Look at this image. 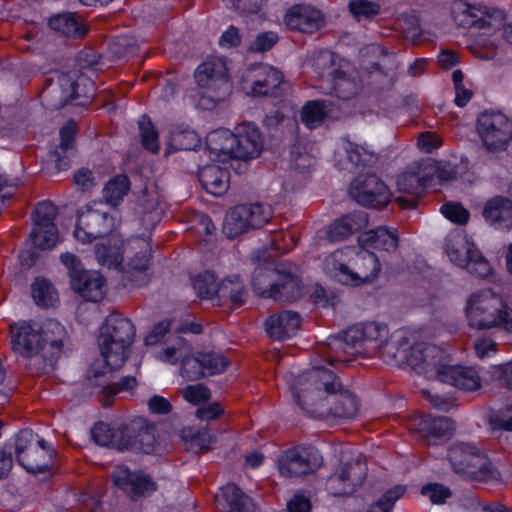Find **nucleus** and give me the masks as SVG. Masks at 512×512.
I'll return each instance as SVG.
<instances>
[{
  "instance_id": "obj_55",
  "label": "nucleus",
  "mask_w": 512,
  "mask_h": 512,
  "mask_svg": "<svg viewBox=\"0 0 512 512\" xmlns=\"http://www.w3.org/2000/svg\"><path fill=\"white\" fill-rule=\"evenodd\" d=\"M313 67L320 77L336 75L335 54L330 50H322L313 58Z\"/></svg>"
},
{
  "instance_id": "obj_52",
  "label": "nucleus",
  "mask_w": 512,
  "mask_h": 512,
  "mask_svg": "<svg viewBox=\"0 0 512 512\" xmlns=\"http://www.w3.org/2000/svg\"><path fill=\"white\" fill-rule=\"evenodd\" d=\"M141 143L145 149L152 153L159 150L158 131L147 115H142L138 120Z\"/></svg>"
},
{
  "instance_id": "obj_62",
  "label": "nucleus",
  "mask_w": 512,
  "mask_h": 512,
  "mask_svg": "<svg viewBox=\"0 0 512 512\" xmlns=\"http://www.w3.org/2000/svg\"><path fill=\"white\" fill-rule=\"evenodd\" d=\"M116 428H111L108 424L99 422L91 429V437L95 443L101 446L114 448V432Z\"/></svg>"
},
{
  "instance_id": "obj_25",
  "label": "nucleus",
  "mask_w": 512,
  "mask_h": 512,
  "mask_svg": "<svg viewBox=\"0 0 512 512\" xmlns=\"http://www.w3.org/2000/svg\"><path fill=\"white\" fill-rule=\"evenodd\" d=\"M234 159L248 161L257 158L263 148L262 135L255 125L243 123L234 132Z\"/></svg>"
},
{
  "instance_id": "obj_49",
  "label": "nucleus",
  "mask_w": 512,
  "mask_h": 512,
  "mask_svg": "<svg viewBox=\"0 0 512 512\" xmlns=\"http://www.w3.org/2000/svg\"><path fill=\"white\" fill-rule=\"evenodd\" d=\"M129 190V178L126 175H117L105 185L103 197L108 204L117 206Z\"/></svg>"
},
{
  "instance_id": "obj_22",
  "label": "nucleus",
  "mask_w": 512,
  "mask_h": 512,
  "mask_svg": "<svg viewBox=\"0 0 512 512\" xmlns=\"http://www.w3.org/2000/svg\"><path fill=\"white\" fill-rule=\"evenodd\" d=\"M298 267L292 263H279L278 277L270 298L279 303H291L303 295V283L298 274Z\"/></svg>"
},
{
  "instance_id": "obj_58",
  "label": "nucleus",
  "mask_w": 512,
  "mask_h": 512,
  "mask_svg": "<svg viewBox=\"0 0 512 512\" xmlns=\"http://www.w3.org/2000/svg\"><path fill=\"white\" fill-rule=\"evenodd\" d=\"M181 376L187 381H196L205 376L199 353L196 356H188L182 360Z\"/></svg>"
},
{
  "instance_id": "obj_63",
  "label": "nucleus",
  "mask_w": 512,
  "mask_h": 512,
  "mask_svg": "<svg viewBox=\"0 0 512 512\" xmlns=\"http://www.w3.org/2000/svg\"><path fill=\"white\" fill-rule=\"evenodd\" d=\"M183 397L187 402L199 405L210 400L211 393L203 384L188 385L183 390Z\"/></svg>"
},
{
  "instance_id": "obj_28",
  "label": "nucleus",
  "mask_w": 512,
  "mask_h": 512,
  "mask_svg": "<svg viewBox=\"0 0 512 512\" xmlns=\"http://www.w3.org/2000/svg\"><path fill=\"white\" fill-rule=\"evenodd\" d=\"M284 23L289 29L313 33L323 26L324 19L318 9L306 4H296L286 12Z\"/></svg>"
},
{
  "instance_id": "obj_15",
  "label": "nucleus",
  "mask_w": 512,
  "mask_h": 512,
  "mask_svg": "<svg viewBox=\"0 0 512 512\" xmlns=\"http://www.w3.org/2000/svg\"><path fill=\"white\" fill-rule=\"evenodd\" d=\"M34 228L30 239L36 248L50 249L58 240V229L54 223L58 215L57 207L50 201L37 203L34 210Z\"/></svg>"
},
{
  "instance_id": "obj_43",
  "label": "nucleus",
  "mask_w": 512,
  "mask_h": 512,
  "mask_svg": "<svg viewBox=\"0 0 512 512\" xmlns=\"http://www.w3.org/2000/svg\"><path fill=\"white\" fill-rule=\"evenodd\" d=\"M246 290L238 276L227 278L218 283L215 298L219 304L231 302L235 306H241L244 303Z\"/></svg>"
},
{
  "instance_id": "obj_1",
  "label": "nucleus",
  "mask_w": 512,
  "mask_h": 512,
  "mask_svg": "<svg viewBox=\"0 0 512 512\" xmlns=\"http://www.w3.org/2000/svg\"><path fill=\"white\" fill-rule=\"evenodd\" d=\"M381 269L377 256L366 249L344 247L329 254L323 262L324 272L341 284L359 286L373 281Z\"/></svg>"
},
{
  "instance_id": "obj_47",
  "label": "nucleus",
  "mask_w": 512,
  "mask_h": 512,
  "mask_svg": "<svg viewBox=\"0 0 512 512\" xmlns=\"http://www.w3.org/2000/svg\"><path fill=\"white\" fill-rule=\"evenodd\" d=\"M279 264L258 267L252 276V285L262 297L270 298V290L274 288L279 275Z\"/></svg>"
},
{
  "instance_id": "obj_21",
  "label": "nucleus",
  "mask_w": 512,
  "mask_h": 512,
  "mask_svg": "<svg viewBox=\"0 0 512 512\" xmlns=\"http://www.w3.org/2000/svg\"><path fill=\"white\" fill-rule=\"evenodd\" d=\"M432 177L422 173L421 165L413 163L398 177L397 186L401 193L408 194L410 197L399 196L397 202L403 208H414L422 192L431 183Z\"/></svg>"
},
{
  "instance_id": "obj_24",
  "label": "nucleus",
  "mask_w": 512,
  "mask_h": 512,
  "mask_svg": "<svg viewBox=\"0 0 512 512\" xmlns=\"http://www.w3.org/2000/svg\"><path fill=\"white\" fill-rule=\"evenodd\" d=\"M112 219L107 212L87 208L78 215L74 236L83 243H90L112 230Z\"/></svg>"
},
{
  "instance_id": "obj_19",
  "label": "nucleus",
  "mask_w": 512,
  "mask_h": 512,
  "mask_svg": "<svg viewBox=\"0 0 512 512\" xmlns=\"http://www.w3.org/2000/svg\"><path fill=\"white\" fill-rule=\"evenodd\" d=\"M387 339V327L376 322L357 324L348 328V340L356 342V348L361 355H376Z\"/></svg>"
},
{
  "instance_id": "obj_33",
  "label": "nucleus",
  "mask_w": 512,
  "mask_h": 512,
  "mask_svg": "<svg viewBox=\"0 0 512 512\" xmlns=\"http://www.w3.org/2000/svg\"><path fill=\"white\" fill-rule=\"evenodd\" d=\"M439 380L459 389L473 391L480 387V377L471 367L448 365L439 370Z\"/></svg>"
},
{
  "instance_id": "obj_29",
  "label": "nucleus",
  "mask_w": 512,
  "mask_h": 512,
  "mask_svg": "<svg viewBox=\"0 0 512 512\" xmlns=\"http://www.w3.org/2000/svg\"><path fill=\"white\" fill-rule=\"evenodd\" d=\"M301 316L298 312L282 310L270 315L264 325L267 335L276 341H284L296 334L301 325Z\"/></svg>"
},
{
  "instance_id": "obj_3",
  "label": "nucleus",
  "mask_w": 512,
  "mask_h": 512,
  "mask_svg": "<svg viewBox=\"0 0 512 512\" xmlns=\"http://www.w3.org/2000/svg\"><path fill=\"white\" fill-rule=\"evenodd\" d=\"M136 334L130 319L119 313L110 314L101 326L98 346L104 363L112 369L121 368L129 355Z\"/></svg>"
},
{
  "instance_id": "obj_46",
  "label": "nucleus",
  "mask_w": 512,
  "mask_h": 512,
  "mask_svg": "<svg viewBox=\"0 0 512 512\" xmlns=\"http://www.w3.org/2000/svg\"><path fill=\"white\" fill-rule=\"evenodd\" d=\"M423 353L424 355L422 366L420 367V373H424L426 375L435 373L437 379H439V370H441L442 367H448L449 365L447 364V353L440 347L429 343H426Z\"/></svg>"
},
{
  "instance_id": "obj_14",
  "label": "nucleus",
  "mask_w": 512,
  "mask_h": 512,
  "mask_svg": "<svg viewBox=\"0 0 512 512\" xmlns=\"http://www.w3.org/2000/svg\"><path fill=\"white\" fill-rule=\"evenodd\" d=\"M349 195L358 204L366 207H384L391 201V192L386 183L375 173L360 174L349 186Z\"/></svg>"
},
{
  "instance_id": "obj_61",
  "label": "nucleus",
  "mask_w": 512,
  "mask_h": 512,
  "mask_svg": "<svg viewBox=\"0 0 512 512\" xmlns=\"http://www.w3.org/2000/svg\"><path fill=\"white\" fill-rule=\"evenodd\" d=\"M441 212L447 219L458 225L467 224L470 217L469 211L460 203H445L441 207Z\"/></svg>"
},
{
  "instance_id": "obj_41",
  "label": "nucleus",
  "mask_w": 512,
  "mask_h": 512,
  "mask_svg": "<svg viewBox=\"0 0 512 512\" xmlns=\"http://www.w3.org/2000/svg\"><path fill=\"white\" fill-rule=\"evenodd\" d=\"M409 350V339L407 337L388 338L381 346L377 354L388 364L403 365L407 360Z\"/></svg>"
},
{
  "instance_id": "obj_30",
  "label": "nucleus",
  "mask_w": 512,
  "mask_h": 512,
  "mask_svg": "<svg viewBox=\"0 0 512 512\" xmlns=\"http://www.w3.org/2000/svg\"><path fill=\"white\" fill-rule=\"evenodd\" d=\"M482 216L495 229H510L512 227V200L503 195L493 196L484 203Z\"/></svg>"
},
{
  "instance_id": "obj_56",
  "label": "nucleus",
  "mask_w": 512,
  "mask_h": 512,
  "mask_svg": "<svg viewBox=\"0 0 512 512\" xmlns=\"http://www.w3.org/2000/svg\"><path fill=\"white\" fill-rule=\"evenodd\" d=\"M349 10L358 21L371 20L380 13V5L368 0H352Z\"/></svg>"
},
{
  "instance_id": "obj_17",
  "label": "nucleus",
  "mask_w": 512,
  "mask_h": 512,
  "mask_svg": "<svg viewBox=\"0 0 512 512\" xmlns=\"http://www.w3.org/2000/svg\"><path fill=\"white\" fill-rule=\"evenodd\" d=\"M13 350L20 353L30 360L28 366L36 368L43 365V343L40 328H36L30 322L21 324L15 332V327H11Z\"/></svg>"
},
{
  "instance_id": "obj_39",
  "label": "nucleus",
  "mask_w": 512,
  "mask_h": 512,
  "mask_svg": "<svg viewBox=\"0 0 512 512\" xmlns=\"http://www.w3.org/2000/svg\"><path fill=\"white\" fill-rule=\"evenodd\" d=\"M149 266L150 252L145 250L136 253L127 263L126 279L137 287L146 285L150 281Z\"/></svg>"
},
{
  "instance_id": "obj_11",
  "label": "nucleus",
  "mask_w": 512,
  "mask_h": 512,
  "mask_svg": "<svg viewBox=\"0 0 512 512\" xmlns=\"http://www.w3.org/2000/svg\"><path fill=\"white\" fill-rule=\"evenodd\" d=\"M60 258L68 270L73 291L87 301L98 302L103 299L105 279L98 272L85 270L79 258L72 253H64Z\"/></svg>"
},
{
  "instance_id": "obj_44",
  "label": "nucleus",
  "mask_w": 512,
  "mask_h": 512,
  "mask_svg": "<svg viewBox=\"0 0 512 512\" xmlns=\"http://www.w3.org/2000/svg\"><path fill=\"white\" fill-rule=\"evenodd\" d=\"M221 491L229 507L228 512H259L253 500L235 484H227Z\"/></svg>"
},
{
  "instance_id": "obj_48",
  "label": "nucleus",
  "mask_w": 512,
  "mask_h": 512,
  "mask_svg": "<svg viewBox=\"0 0 512 512\" xmlns=\"http://www.w3.org/2000/svg\"><path fill=\"white\" fill-rule=\"evenodd\" d=\"M115 369H112L110 366H108L105 363V369H99L96 367L95 364L91 366V368L88 371L86 381L87 385L90 387H102L101 391V399L103 406L107 407L112 404V400L108 398V392L106 391V388L110 385H112V378H113V371Z\"/></svg>"
},
{
  "instance_id": "obj_23",
  "label": "nucleus",
  "mask_w": 512,
  "mask_h": 512,
  "mask_svg": "<svg viewBox=\"0 0 512 512\" xmlns=\"http://www.w3.org/2000/svg\"><path fill=\"white\" fill-rule=\"evenodd\" d=\"M40 330L43 343V365L37 367V371L50 373L54 370L62 354L66 330L64 326L54 320L47 321Z\"/></svg>"
},
{
  "instance_id": "obj_37",
  "label": "nucleus",
  "mask_w": 512,
  "mask_h": 512,
  "mask_svg": "<svg viewBox=\"0 0 512 512\" xmlns=\"http://www.w3.org/2000/svg\"><path fill=\"white\" fill-rule=\"evenodd\" d=\"M358 241L362 246L387 252L395 251L398 247V235L396 232L384 227L363 232L359 235Z\"/></svg>"
},
{
  "instance_id": "obj_26",
  "label": "nucleus",
  "mask_w": 512,
  "mask_h": 512,
  "mask_svg": "<svg viewBox=\"0 0 512 512\" xmlns=\"http://www.w3.org/2000/svg\"><path fill=\"white\" fill-rule=\"evenodd\" d=\"M379 155L373 149L361 146L349 140L344 147L335 152V161L341 169L365 168L374 166Z\"/></svg>"
},
{
  "instance_id": "obj_36",
  "label": "nucleus",
  "mask_w": 512,
  "mask_h": 512,
  "mask_svg": "<svg viewBox=\"0 0 512 512\" xmlns=\"http://www.w3.org/2000/svg\"><path fill=\"white\" fill-rule=\"evenodd\" d=\"M76 130L72 124L63 126L60 129V143L51 151L57 171H65L70 167V155L75 149Z\"/></svg>"
},
{
  "instance_id": "obj_32",
  "label": "nucleus",
  "mask_w": 512,
  "mask_h": 512,
  "mask_svg": "<svg viewBox=\"0 0 512 512\" xmlns=\"http://www.w3.org/2000/svg\"><path fill=\"white\" fill-rule=\"evenodd\" d=\"M368 225L365 211H353L336 220L330 225L327 237L331 242H339L360 231Z\"/></svg>"
},
{
  "instance_id": "obj_38",
  "label": "nucleus",
  "mask_w": 512,
  "mask_h": 512,
  "mask_svg": "<svg viewBox=\"0 0 512 512\" xmlns=\"http://www.w3.org/2000/svg\"><path fill=\"white\" fill-rule=\"evenodd\" d=\"M207 149L223 160L234 158V132L228 129H217L206 137Z\"/></svg>"
},
{
  "instance_id": "obj_34",
  "label": "nucleus",
  "mask_w": 512,
  "mask_h": 512,
  "mask_svg": "<svg viewBox=\"0 0 512 512\" xmlns=\"http://www.w3.org/2000/svg\"><path fill=\"white\" fill-rule=\"evenodd\" d=\"M324 349L325 351L321 353L326 355V360L330 365H333L335 362L349 361V357L359 354L356 342L348 340V329L343 334L329 337Z\"/></svg>"
},
{
  "instance_id": "obj_20",
  "label": "nucleus",
  "mask_w": 512,
  "mask_h": 512,
  "mask_svg": "<svg viewBox=\"0 0 512 512\" xmlns=\"http://www.w3.org/2000/svg\"><path fill=\"white\" fill-rule=\"evenodd\" d=\"M318 466L316 455L303 446L289 448L278 459L279 472L287 478L308 475Z\"/></svg>"
},
{
  "instance_id": "obj_7",
  "label": "nucleus",
  "mask_w": 512,
  "mask_h": 512,
  "mask_svg": "<svg viewBox=\"0 0 512 512\" xmlns=\"http://www.w3.org/2000/svg\"><path fill=\"white\" fill-rule=\"evenodd\" d=\"M444 250L451 262L476 278L485 279L493 273L491 264L478 247L460 233H451L446 237Z\"/></svg>"
},
{
  "instance_id": "obj_12",
  "label": "nucleus",
  "mask_w": 512,
  "mask_h": 512,
  "mask_svg": "<svg viewBox=\"0 0 512 512\" xmlns=\"http://www.w3.org/2000/svg\"><path fill=\"white\" fill-rule=\"evenodd\" d=\"M272 217L269 206L260 203L241 204L231 209L225 216L224 234L233 239L249 229H259Z\"/></svg>"
},
{
  "instance_id": "obj_54",
  "label": "nucleus",
  "mask_w": 512,
  "mask_h": 512,
  "mask_svg": "<svg viewBox=\"0 0 512 512\" xmlns=\"http://www.w3.org/2000/svg\"><path fill=\"white\" fill-rule=\"evenodd\" d=\"M53 286L45 279H36L32 284V297L41 307H49L56 300Z\"/></svg>"
},
{
  "instance_id": "obj_40",
  "label": "nucleus",
  "mask_w": 512,
  "mask_h": 512,
  "mask_svg": "<svg viewBox=\"0 0 512 512\" xmlns=\"http://www.w3.org/2000/svg\"><path fill=\"white\" fill-rule=\"evenodd\" d=\"M332 111L333 104L329 100H310L302 107L300 117L309 129H314L321 125Z\"/></svg>"
},
{
  "instance_id": "obj_18",
  "label": "nucleus",
  "mask_w": 512,
  "mask_h": 512,
  "mask_svg": "<svg viewBox=\"0 0 512 512\" xmlns=\"http://www.w3.org/2000/svg\"><path fill=\"white\" fill-rule=\"evenodd\" d=\"M410 431L419 434L426 445H438L449 440L455 431L454 421L445 416L422 415L410 424Z\"/></svg>"
},
{
  "instance_id": "obj_59",
  "label": "nucleus",
  "mask_w": 512,
  "mask_h": 512,
  "mask_svg": "<svg viewBox=\"0 0 512 512\" xmlns=\"http://www.w3.org/2000/svg\"><path fill=\"white\" fill-rule=\"evenodd\" d=\"M181 438L189 443L187 449H192L198 452L208 447L211 442V436L207 432L195 431L193 428H185L181 431Z\"/></svg>"
},
{
  "instance_id": "obj_8",
  "label": "nucleus",
  "mask_w": 512,
  "mask_h": 512,
  "mask_svg": "<svg viewBox=\"0 0 512 512\" xmlns=\"http://www.w3.org/2000/svg\"><path fill=\"white\" fill-rule=\"evenodd\" d=\"M367 471L361 455L343 456L335 472L326 479L325 490L335 497L350 496L364 484Z\"/></svg>"
},
{
  "instance_id": "obj_50",
  "label": "nucleus",
  "mask_w": 512,
  "mask_h": 512,
  "mask_svg": "<svg viewBox=\"0 0 512 512\" xmlns=\"http://www.w3.org/2000/svg\"><path fill=\"white\" fill-rule=\"evenodd\" d=\"M332 82V89L335 95L343 100L351 99L360 90L359 82L341 71H338L336 75L332 77Z\"/></svg>"
},
{
  "instance_id": "obj_10",
  "label": "nucleus",
  "mask_w": 512,
  "mask_h": 512,
  "mask_svg": "<svg viewBox=\"0 0 512 512\" xmlns=\"http://www.w3.org/2000/svg\"><path fill=\"white\" fill-rule=\"evenodd\" d=\"M198 86L206 90V95L214 102L223 101L232 92L225 58L210 57L198 66L194 73Z\"/></svg>"
},
{
  "instance_id": "obj_16",
  "label": "nucleus",
  "mask_w": 512,
  "mask_h": 512,
  "mask_svg": "<svg viewBox=\"0 0 512 512\" xmlns=\"http://www.w3.org/2000/svg\"><path fill=\"white\" fill-rule=\"evenodd\" d=\"M155 434L141 422L133 421L116 428L114 432V449L118 451H138L145 454L154 452Z\"/></svg>"
},
{
  "instance_id": "obj_45",
  "label": "nucleus",
  "mask_w": 512,
  "mask_h": 512,
  "mask_svg": "<svg viewBox=\"0 0 512 512\" xmlns=\"http://www.w3.org/2000/svg\"><path fill=\"white\" fill-rule=\"evenodd\" d=\"M115 482L129 491L133 498L148 495L157 488L155 482L147 475L127 473L124 477H118Z\"/></svg>"
},
{
  "instance_id": "obj_2",
  "label": "nucleus",
  "mask_w": 512,
  "mask_h": 512,
  "mask_svg": "<svg viewBox=\"0 0 512 512\" xmlns=\"http://www.w3.org/2000/svg\"><path fill=\"white\" fill-rule=\"evenodd\" d=\"M466 317L469 326L477 330L501 328L512 332V308L491 290L470 295L466 303Z\"/></svg>"
},
{
  "instance_id": "obj_57",
  "label": "nucleus",
  "mask_w": 512,
  "mask_h": 512,
  "mask_svg": "<svg viewBox=\"0 0 512 512\" xmlns=\"http://www.w3.org/2000/svg\"><path fill=\"white\" fill-rule=\"evenodd\" d=\"M199 359L202 360L204 371L208 374H220L229 366V361L223 355L216 352L199 353Z\"/></svg>"
},
{
  "instance_id": "obj_9",
  "label": "nucleus",
  "mask_w": 512,
  "mask_h": 512,
  "mask_svg": "<svg viewBox=\"0 0 512 512\" xmlns=\"http://www.w3.org/2000/svg\"><path fill=\"white\" fill-rule=\"evenodd\" d=\"M476 132L487 151H504L512 140V121L500 111H484L477 117Z\"/></svg>"
},
{
  "instance_id": "obj_60",
  "label": "nucleus",
  "mask_w": 512,
  "mask_h": 512,
  "mask_svg": "<svg viewBox=\"0 0 512 512\" xmlns=\"http://www.w3.org/2000/svg\"><path fill=\"white\" fill-rule=\"evenodd\" d=\"M279 37L276 32L265 31L256 35L255 39L248 46V51L264 53L272 49L278 42Z\"/></svg>"
},
{
  "instance_id": "obj_64",
  "label": "nucleus",
  "mask_w": 512,
  "mask_h": 512,
  "mask_svg": "<svg viewBox=\"0 0 512 512\" xmlns=\"http://www.w3.org/2000/svg\"><path fill=\"white\" fill-rule=\"evenodd\" d=\"M491 377L499 386L512 390V360L494 366L491 371Z\"/></svg>"
},
{
  "instance_id": "obj_51",
  "label": "nucleus",
  "mask_w": 512,
  "mask_h": 512,
  "mask_svg": "<svg viewBox=\"0 0 512 512\" xmlns=\"http://www.w3.org/2000/svg\"><path fill=\"white\" fill-rule=\"evenodd\" d=\"M200 145L197 133L189 129H175L171 132L168 147L174 151L194 150Z\"/></svg>"
},
{
  "instance_id": "obj_53",
  "label": "nucleus",
  "mask_w": 512,
  "mask_h": 512,
  "mask_svg": "<svg viewBox=\"0 0 512 512\" xmlns=\"http://www.w3.org/2000/svg\"><path fill=\"white\" fill-rule=\"evenodd\" d=\"M217 278L213 272L205 271L193 279V287L201 298L214 299L218 288Z\"/></svg>"
},
{
  "instance_id": "obj_27",
  "label": "nucleus",
  "mask_w": 512,
  "mask_h": 512,
  "mask_svg": "<svg viewBox=\"0 0 512 512\" xmlns=\"http://www.w3.org/2000/svg\"><path fill=\"white\" fill-rule=\"evenodd\" d=\"M359 411V403L356 395L347 388H342L337 393L335 400L319 403L317 410L310 416L326 418L329 416L338 418H353Z\"/></svg>"
},
{
  "instance_id": "obj_35",
  "label": "nucleus",
  "mask_w": 512,
  "mask_h": 512,
  "mask_svg": "<svg viewBox=\"0 0 512 512\" xmlns=\"http://www.w3.org/2000/svg\"><path fill=\"white\" fill-rule=\"evenodd\" d=\"M229 172L218 165H207L198 173L202 187L215 196L223 195L229 186Z\"/></svg>"
},
{
  "instance_id": "obj_4",
  "label": "nucleus",
  "mask_w": 512,
  "mask_h": 512,
  "mask_svg": "<svg viewBox=\"0 0 512 512\" xmlns=\"http://www.w3.org/2000/svg\"><path fill=\"white\" fill-rule=\"evenodd\" d=\"M294 397L299 406L309 415L317 410L319 403L335 400L337 393L344 388L339 377L331 370L315 366L297 380Z\"/></svg>"
},
{
  "instance_id": "obj_31",
  "label": "nucleus",
  "mask_w": 512,
  "mask_h": 512,
  "mask_svg": "<svg viewBox=\"0 0 512 512\" xmlns=\"http://www.w3.org/2000/svg\"><path fill=\"white\" fill-rule=\"evenodd\" d=\"M36 441V434L31 429L21 430L15 440V453L17 462L32 474L45 473L50 469L49 463H40L26 452L32 449Z\"/></svg>"
},
{
  "instance_id": "obj_42",
  "label": "nucleus",
  "mask_w": 512,
  "mask_h": 512,
  "mask_svg": "<svg viewBox=\"0 0 512 512\" xmlns=\"http://www.w3.org/2000/svg\"><path fill=\"white\" fill-rule=\"evenodd\" d=\"M49 26L54 31L70 38L83 37L87 30L74 13L58 14L49 19Z\"/></svg>"
},
{
  "instance_id": "obj_6",
  "label": "nucleus",
  "mask_w": 512,
  "mask_h": 512,
  "mask_svg": "<svg viewBox=\"0 0 512 512\" xmlns=\"http://www.w3.org/2000/svg\"><path fill=\"white\" fill-rule=\"evenodd\" d=\"M448 460L455 473L469 480L487 482L497 479L498 472L486 455L477 447L466 443H455L449 448Z\"/></svg>"
},
{
  "instance_id": "obj_13",
  "label": "nucleus",
  "mask_w": 512,
  "mask_h": 512,
  "mask_svg": "<svg viewBox=\"0 0 512 512\" xmlns=\"http://www.w3.org/2000/svg\"><path fill=\"white\" fill-rule=\"evenodd\" d=\"M242 84L243 89L253 97H278L286 85L282 72L267 64H258L246 70Z\"/></svg>"
},
{
  "instance_id": "obj_5",
  "label": "nucleus",
  "mask_w": 512,
  "mask_h": 512,
  "mask_svg": "<svg viewBox=\"0 0 512 512\" xmlns=\"http://www.w3.org/2000/svg\"><path fill=\"white\" fill-rule=\"evenodd\" d=\"M95 91V83L92 80L86 77L74 80L69 74H61L55 82L44 89L42 100L47 108L52 110L67 105L84 107L92 102Z\"/></svg>"
}]
</instances>
